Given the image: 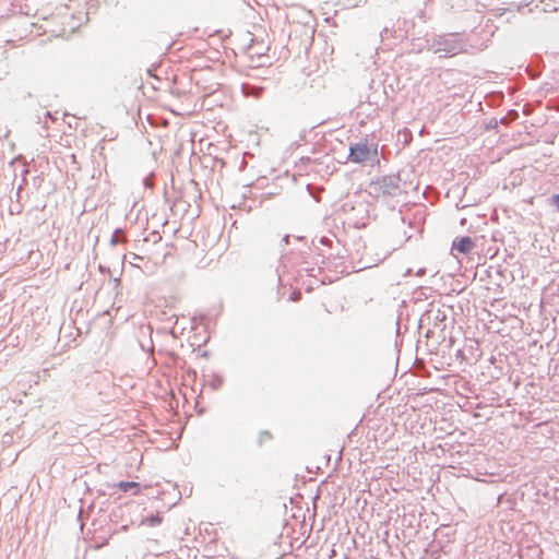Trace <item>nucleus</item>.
I'll return each mask as SVG.
<instances>
[{"label":"nucleus","mask_w":559,"mask_h":559,"mask_svg":"<svg viewBox=\"0 0 559 559\" xmlns=\"http://www.w3.org/2000/svg\"><path fill=\"white\" fill-rule=\"evenodd\" d=\"M369 148L365 143H360L350 148L349 155L354 162H364L369 157Z\"/></svg>","instance_id":"1"},{"label":"nucleus","mask_w":559,"mask_h":559,"mask_svg":"<svg viewBox=\"0 0 559 559\" xmlns=\"http://www.w3.org/2000/svg\"><path fill=\"white\" fill-rule=\"evenodd\" d=\"M473 246L472 240L468 237L462 238L456 245L455 248L460 252H468Z\"/></svg>","instance_id":"2"},{"label":"nucleus","mask_w":559,"mask_h":559,"mask_svg":"<svg viewBox=\"0 0 559 559\" xmlns=\"http://www.w3.org/2000/svg\"><path fill=\"white\" fill-rule=\"evenodd\" d=\"M134 485H135L134 483H122V484H120V487L126 490L127 488H130L131 486H134Z\"/></svg>","instance_id":"3"}]
</instances>
